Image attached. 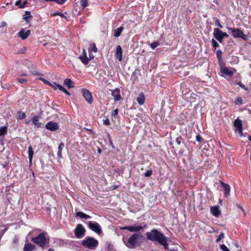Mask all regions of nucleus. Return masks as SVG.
I'll return each instance as SVG.
<instances>
[{
	"label": "nucleus",
	"instance_id": "55",
	"mask_svg": "<svg viewBox=\"0 0 251 251\" xmlns=\"http://www.w3.org/2000/svg\"><path fill=\"white\" fill-rule=\"evenodd\" d=\"M222 36H223V40H224V38L228 37V35L226 32H223L222 31Z\"/></svg>",
	"mask_w": 251,
	"mask_h": 251
},
{
	"label": "nucleus",
	"instance_id": "45",
	"mask_svg": "<svg viewBox=\"0 0 251 251\" xmlns=\"http://www.w3.org/2000/svg\"><path fill=\"white\" fill-rule=\"evenodd\" d=\"M215 24L216 25L219 26L220 28H223V25L221 24L220 21L218 19H215Z\"/></svg>",
	"mask_w": 251,
	"mask_h": 251
},
{
	"label": "nucleus",
	"instance_id": "48",
	"mask_svg": "<svg viewBox=\"0 0 251 251\" xmlns=\"http://www.w3.org/2000/svg\"><path fill=\"white\" fill-rule=\"evenodd\" d=\"M54 85H55L57 86V89H58L59 90H60L62 92L63 91V90L64 89V88L63 86H62L61 85L59 84L58 83L54 82Z\"/></svg>",
	"mask_w": 251,
	"mask_h": 251
},
{
	"label": "nucleus",
	"instance_id": "9",
	"mask_svg": "<svg viewBox=\"0 0 251 251\" xmlns=\"http://www.w3.org/2000/svg\"><path fill=\"white\" fill-rule=\"evenodd\" d=\"M121 229L127 230L130 232H139L142 230V225L139 226H125L121 227Z\"/></svg>",
	"mask_w": 251,
	"mask_h": 251
},
{
	"label": "nucleus",
	"instance_id": "3",
	"mask_svg": "<svg viewBox=\"0 0 251 251\" xmlns=\"http://www.w3.org/2000/svg\"><path fill=\"white\" fill-rule=\"evenodd\" d=\"M143 236L139 234L133 233L127 240V244L126 245L129 248H134L140 244L139 240L143 238Z\"/></svg>",
	"mask_w": 251,
	"mask_h": 251
},
{
	"label": "nucleus",
	"instance_id": "1",
	"mask_svg": "<svg viewBox=\"0 0 251 251\" xmlns=\"http://www.w3.org/2000/svg\"><path fill=\"white\" fill-rule=\"evenodd\" d=\"M146 235L148 240L151 241H157L163 246L165 250L168 249L169 245L167 241V237L156 229L153 228L151 231L147 232Z\"/></svg>",
	"mask_w": 251,
	"mask_h": 251
},
{
	"label": "nucleus",
	"instance_id": "27",
	"mask_svg": "<svg viewBox=\"0 0 251 251\" xmlns=\"http://www.w3.org/2000/svg\"><path fill=\"white\" fill-rule=\"evenodd\" d=\"M64 147V144L63 142L60 143L58 148L57 156L59 158L62 157V150Z\"/></svg>",
	"mask_w": 251,
	"mask_h": 251
},
{
	"label": "nucleus",
	"instance_id": "23",
	"mask_svg": "<svg viewBox=\"0 0 251 251\" xmlns=\"http://www.w3.org/2000/svg\"><path fill=\"white\" fill-rule=\"evenodd\" d=\"M75 217H80L82 219H90L91 218L89 215L86 214L81 211L76 212L75 214Z\"/></svg>",
	"mask_w": 251,
	"mask_h": 251
},
{
	"label": "nucleus",
	"instance_id": "14",
	"mask_svg": "<svg viewBox=\"0 0 251 251\" xmlns=\"http://www.w3.org/2000/svg\"><path fill=\"white\" fill-rule=\"evenodd\" d=\"M79 59L84 65H87L90 61V59L87 57L86 51L84 49L83 50L82 54L79 56Z\"/></svg>",
	"mask_w": 251,
	"mask_h": 251
},
{
	"label": "nucleus",
	"instance_id": "12",
	"mask_svg": "<svg viewBox=\"0 0 251 251\" xmlns=\"http://www.w3.org/2000/svg\"><path fill=\"white\" fill-rule=\"evenodd\" d=\"M111 95L114 97L115 101H119L122 99V97L120 95V90L119 88L112 90Z\"/></svg>",
	"mask_w": 251,
	"mask_h": 251
},
{
	"label": "nucleus",
	"instance_id": "37",
	"mask_svg": "<svg viewBox=\"0 0 251 251\" xmlns=\"http://www.w3.org/2000/svg\"><path fill=\"white\" fill-rule=\"evenodd\" d=\"M183 139L181 136H179L178 137H176V144L178 145H180L181 143H184V142L183 141Z\"/></svg>",
	"mask_w": 251,
	"mask_h": 251
},
{
	"label": "nucleus",
	"instance_id": "52",
	"mask_svg": "<svg viewBox=\"0 0 251 251\" xmlns=\"http://www.w3.org/2000/svg\"><path fill=\"white\" fill-rule=\"evenodd\" d=\"M196 140L199 142H201L202 138L200 134H198L196 136Z\"/></svg>",
	"mask_w": 251,
	"mask_h": 251
},
{
	"label": "nucleus",
	"instance_id": "10",
	"mask_svg": "<svg viewBox=\"0 0 251 251\" xmlns=\"http://www.w3.org/2000/svg\"><path fill=\"white\" fill-rule=\"evenodd\" d=\"M45 127L48 130L54 131L59 129V125L56 122L50 121L46 125Z\"/></svg>",
	"mask_w": 251,
	"mask_h": 251
},
{
	"label": "nucleus",
	"instance_id": "42",
	"mask_svg": "<svg viewBox=\"0 0 251 251\" xmlns=\"http://www.w3.org/2000/svg\"><path fill=\"white\" fill-rule=\"evenodd\" d=\"M237 85H239L240 87L245 90H248V88L246 87L241 81L237 82Z\"/></svg>",
	"mask_w": 251,
	"mask_h": 251
},
{
	"label": "nucleus",
	"instance_id": "39",
	"mask_svg": "<svg viewBox=\"0 0 251 251\" xmlns=\"http://www.w3.org/2000/svg\"><path fill=\"white\" fill-rule=\"evenodd\" d=\"M59 16L60 17L62 18H64L66 19V17L64 15V14L61 12H55L51 14V16Z\"/></svg>",
	"mask_w": 251,
	"mask_h": 251
},
{
	"label": "nucleus",
	"instance_id": "11",
	"mask_svg": "<svg viewBox=\"0 0 251 251\" xmlns=\"http://www.w3.org/2000/svg\"><path fill=\"white\" fill-rule=\"evenodd\" d=\"M213 35L214 37L221 43L223 42L222 30H221L219 28H215L214 29Z\"/></svg>",
	"mask_w": 251,
	"mask_h": 251
},
{
	"label": "nucleus",
	"instance_id": "63",
	"mask_svg": "<svg viewBox=\"0 0 251 251\" xmlns=\"http://www.w3.org/2000/svg\"><path fill=\"white\" fill-rule=\"evenodd\" d=\"M248 139L251 142V135L248 136Z\"/></svg>",
	"mask_w": 251,
	"mask_h": 251
},
{
	"label": "nucleus",
	"instance_id": "17",
	"mask_svg": "<svg viewBox=\"0 0 251 251\" xmlns=\"http://www.w3.org/2000/svg\"><path fill=\"white\" fill-rule=\"evenodd\" d=\"M210 212L215 217H218L221 215V210L219 206H215L210 207Z\"/></svg>",
	"mask_w": 251,
	"mask_h": 251
},
{
	"label": "nucleus",
	"instance_id": "36",
	"mask_svg": "<svg viewBox=\"0 0 251 251\" xmlns=\"http://www.w3.org/2000/svg\"><path fill=\"white\" fill-rule=\"evenodd\" d=\"M211 42L214 50H215L216 48L219 46V44L214 38L212 39Z\"/></svg>",
	"mask_w": 251,
	"mask_h": 251
},
{
	"label": "nucleus",
	"instance_id": "35",
	"mask_svg": "<svg viewBox=\"0 0 251 251\" xmlns=\"http://www.w3.org/2000/svg\"><path fill=\"white\" fill-rule=\"evenodd\" d=\"M79 3L82 9L85 8L88 5L87 0H80Z\"/></svg>",
	"mask_w": 251,
	"mask_h": 251
},
{
	"label": "nucleus",
	"instance_id": "26",
	"mask_svg": "<svg viewBox=\"0 0 251 251\" xmlns=\"http://www.w3.org/2000/svg\"><path fill=\"white\" fill-rule=\"evenodd\" d=\"M123 30H124V27L123 26H121L120 27H119L117 29H116V30H115L114 32V36L116 37H119L121 35Z\"/></svg>",
	"mask_w": 251,
	"mask_h": 251
},
{
	"label": "nucleus",
	"instance_id": "50",
	"mask_svg": "<svg viewBox=\"0 0 251 251\" xmlns=\"http://www.w3.org/2000/svg\"><path fill=\"white\" fill-rule=\"evenodd\" d=\"M103 123L104 125L109 126L110 125V121L108 118L103 120Z\"/></svg>",
	"mask_w": 251,
	"mask_h": 251
},
{
	"label": "nucleus",
	"instance_id": "21",
	"mask_svg": "<svg viewBox=\"0 0 251 251\" xmlns=\"http://www.w3.org/2000/svg\"><path fill=\"white\" fill-rule=\"evenodd\" d=\"M220 72L223 75H225L228 77H231L233 75V72L229 70L227 67L222 69V70L220 71Z\"/></svg>",
	"mask_w": 251,
	"mask_h": 251
},
{
	"label": "nucleus",
	"instance_id": "4",
	"mask_svg": "<svg viewBox=\"0 0 251 251\" xmlns=\"http://www.w3.org/2000/svg\"><path fill=\"white\" fill-rule=\"evenodd\" d=\"M81 245L86 248L93 250L98 246L99 242L93 237H87L82 241Z\"/></svg>",
	"mask_w": 251,
	"mask_h": 251
},
{
	"label": "nucleus",
	"instance_id": "7",
	"mask_svg": "<svg viewBox=\"0 0 251 251\" xmlns=\"http://www.w3.org/2000/svg\"><path fill=\"white\" fill-rule=\"evenodd\" d=\"M88 226L90 229L98 234H100L102 232L101 227L97 222L89 221L88 223Z\"/></svg>",
	"mask_w": 251,
	"mask_h": 251
},
{
	"label": "nucleus",
	"instance_id": "60",
	"mask_svg": "<svg viewBox=\"0 0 251 251\" xmlns=\"http://www.w3.org/2000/svg\"><path fill=\"white\" fill-rule=\"evenodd\" d=\"M142 230H143L144 228L147 227V225L146 224H144L143 226H142Z\"/></svg>",
	"mask_w": 251,
	"mask_h": 251
},
{
	"label": "nucleus",
	"instance_id": "28",
	"mask_svg": "<svg viewBox=\"0 0 251 251\" xmlns=\"http://www.w3.org/2000/svg\"><path fill=\"white\" fill-rule=\"evenodd\" d=\"M105 248L107 251H115L113 245L110 243H106Z\"/></svg>",
	"mask_w": 251,
	"mask_h": 251
},
{
	"label": "nucleus",
	"instance_id": "33",
	"mask_svg": "<svg viewBox=\"0 0 251 251\" xmlns=\"http://www.w3.org/2000/svg\"><path fill=\"white\" fill-rule=\"evenodd\" d=\"M7 127L2 126L0 128V136L5 135L7 133Z\"/></svg>",
	"mask_w": 251,
	"mask_h": 251
},
{
	"label": "nucleus",
	"instance_id": "40",
	"mask_svg": "<svg viewBox=\"0 0 251 251\" xmlns=\"http://www.w3.org/2000/svg\"><path fill=\"white\" fill-rule=\"evenodd\" d=\"M222 54H223L222 51L220 50H218L216 51V56H217V59L223 58Z\"/></svg>",
	"mask_w": 251,
	"mask_h": 251
},
{
	"label": "nucleus",
	"instance_id": "25",
	"mask_svg": "<svg viewBox=\"0 0 251 251\" xmlns=\"http://www.w3.org/2000/svg\"><path fill=\"white\" fill-rule=\"evenodd\" d=\"M39 116H34L32 120V123L33 124L38 128L40 127L41 126V123L39 122Z\"/></svg>",
	"mask_w": 251,
	"mask_h": 251
},
{
	"label": "nucleus",
	"instance_id": "8",
	"mask_svg": "<svg viewBox=\"0 0 251 251\" xmlns=\"http://www.w3.org/2000/svg\"><path fill=\"white\" fill-rule=\"evenodd\" d=\"M82 95L85 100L89 104H91L93 101V99L90 92L86 89H82Z\"/></svg>",
	"mask_w": 251,
	"mask_h": 251
},
{
	"label": "nucleus",
	"instance_id": "61",
	"mask_svg": "<svg viewBox=\"0 0 251 251\" xmlns=\"http://www.w3.org/2000/svg\"><path fill=\"white\" fill-rule=\"evenodd\" d=\"M48 251H54V250L52 248H50Z\"/></svg>",
	"mask_w": 251,
	"mask_h": 251
},
{
	"label": "nucleus",
	"instance_id": "16",
	"mask_svg": "<svg viewBox=\"0 0 251 251\" xmlns=\"http://www.w3.org/2000/svg\"><path fill=\"white\" fill-rule=\"evenodd\" d=\"M234 126L241 134H242V121L239 118L236 119L234 122Z\"/></svg>",
	"mask_w": 251,
	"mask_h": 251
},
{
	"label": "nucleus",
	"instance_id": "58",
	"mask_svg": "<svg viewBox=\"0 0 251 251\" xmlns=\"http://www.w3.org/2000/svg\"><path fill=\"white\" fill-rule=\"evenodd\" d=\"M62 92L67 94V95L70 96V93L65 88L64 89Z\"/></svg>",
	"mask_w": 251,
	"mask_h": 251
},
{
	"label": "nucleus",
	"instance_id": "44",
	"mask_svg": "<svg viewBox=\"0 0 251 251\" xmlns=\"http://www.w3.org/2000/svg\"><path fill=\"white\" fill-rule=\"evenodd\" d=\"M220 249L223 251H230L228 248L224 244H222L220 246Z\"/></svg>",
	"mask_w": 251,
	"mask_h": 251
},
{
	"label": "nucleus",
	"instance_id": "64",
	"mask_svg": "<svg viewBox=\"0 0 251 251\" xmlns=\"http://www.w3.org/2000/svg\"><path fill=\"white\" fill-rule=\"evenodd\" d=\"M239 207L241 208V209H242V211H244V209L242 206H240Z\"/></svg>",
	"mask_w": 251,
	"mask_h": 251
},
{
	"label": "nucleus",
	"instance_id": "54",
	"mask_svg": "<svg viewBox=\"0 0 251 251\" xmlns=\"http://www.w3.org/2000/svg\"><path fill=\"white\" fill-rule=\"evenodd\" d=\"M27 1H25L22 4L21 6H20V8H23L25 7L26 5L27 4Z\"/></svg>",
	"mask_w": 251,
	"mask_h": 251
},
{
	"label": "nucleus",
	"instance_id": "29",
	"mask_svg": "<svg viewBox=\"0 0 251 251\" xmlns=\"http://www.w3.org/2000/svg\"><path fill=\"white\" fill-rule=\"evenodd\" d=\"M32 16L31 15V13L29 11H25V14L23 19L26 21V23H29V18H31Z\"/></svg>",
	"mask_w": 251,
	"mask_h": 251
},
{
	"label": "nucleus",
	"instance_id": "15",
	"mask_svg": "<svg viewBox=\"0 0 251 251\" xmlns=\"http://www.w3.org/2000/svg\"><path fill=\"white\" fill-rule=\"evenodd\" d=\"M115 56L120 62L122 61L123 59V50L120 45H118L116 47Z\"/></svg>",
	"mask_w": 251,
	"mask_h": 251
},
{
	"label": "nucleus",
	"instance_id": "43",
	"mask_svg": "<svg viewBox=\"0 0 251 251\" xmlns=\"http://www.w3.org/2000/svg\"><path fill=\"white\" fill-rule=\"evenodd\" d=\"M225 235L224 233L222 232L220 233V234L219 235L218 237L216 239V242L218 243L220 242L222 239L224 238Z\"/></svg>",
	"mask_w": 251,
	"mask_h": 251
},
{
	"label": "nucleus",
	"instance_id": "51",
	"mask_svg": "<svg viewBox=\"0 0 251 251\" xmlns=\"http://www.w3.org/2000/svg\"><path fill=\"white\" fill-rule=\"evenodd\" d=\"M152 171L151 170H148L145 173V176L146 177H149L152 175Z\"/></svg>",
	"mask_w": 251,
	"mask_h": 251
},
{
	"label": "nucleus",
	"instance_id": "56",
	"mask_svg": "<svg viewBox=\"0 0 251 251\" xmlns=\"http://www.w3.org/2000/svg\"><path fill=\"white\" fill-rule=\"evenodd\" d=\"M31 74L33 75H43V74L38 72H31Z\"/></svg>",
	"mask_w": 251,
	"mask_h": 251
},
{
	"label": "nucleus",
	"instance_id": "53",
	"mask_svg": "<svg viewBox=\"0 0 251 251\" xmlns=\"http://www.w3.org/2000/svg\"><path fill=\"white\" fill-rule=\"evenodd\" d=\"M22 0H17L16 2V3H15V5L16 6H18L20 8V6L22 5Z\"/></svg>",
	"mask_w": 251,
	"mask_h": 251
},
{
	"label": "nucleus",
	"instance_id": "24",
	"mask_svg": "<svg viewBox=\"0 0 251 251\" xmlns=\"http://www.w3.org/2000/svg\"><path fill=\"white\" fill-rule=\"evenodd\" d=\"M28 158H29V162L30 164L32 163L33 156L34 154V151H33L32 147L30 146L28 148Z\"/></svg>",
	"mask_w": 251,
	"mask_h": 251
},
{
	"label": "nucleus",
	"instance_id": "62",
	"mask_svg": "<svg viewBox=\"0 0 251 251\" xmlns=\"http://www.w3.org/2000/svg\"><path fill=\"white\" fill-rule=\"evenodd\" d=\"M6 25V23H5V22H2V26H5V25Z\"/></svg>",
	"mask_w": 251,
	"mask_h": 251
},
{
	"label": "nucleus",
	"instance_id": "57",
	"mask_svg": "<svg viewBox=\"0 0 251 251\" xmlns=\"http://www.w3.org/2000/svg\"><path fill=\"white\" fill-rule=\"evenodd\" d=\"M52 87L54 90H56L57 89V86L54 85V82L53 83H51V86H50Z\"/></svg>",
	"mask_w": 251,
	"mask_h": 251
},
{
	"label": "nucleus",
	"instance_id": "22",
	"mask_svg": "<svg viewBox=\"0 0 251 251\" xmlns=\"http://www.w3.org/2000/svg\"><path fill=\"white\" fill-rule=\"evenodd\" d=\"M63 84L66 85L68 89H70L75 87L74 83L70 78H66L64 81Z\"/></svg>",
	"mask_w": 251,
	"mask_h": 251
},
{
	"label": "nucleus",
	"instance_id": "30",
	"mask_svg": "<svg viewBox=\"0 0 251 251\" xmlns=\"http://www.w3.org/2000/svg\"><path fill=\"white\" fill-rule=\"evenodd\" d=\"M234 103L236 105H241L243 104V100L242 99V98L241 97H236Z\"/></svg>",
	"mask_w": 251,
	"mask_h": 251
},
{
	"label": "nucleus",
	"instance_id": "34",
	"mask_svg": "<svg viewBox=\"0 0 251 251\" xmlns=\"http://www.w3.org/2000/svg\"><path fill=\"white\" fill-rule=\"evenodd\" d=\"M17 114H18V118L20 120H23L26 117L25 114L23 112L18 111L17 112Z\"/></svg>",
	"mask_w": 251,
	"mask_h": 251
},
{
	"label": "nucleus",
	"instance_id": "47",
	"mask_svg": "<svg viewBox=\"0 0 251 251\" xmlns=\"http://www.w3.org/2000/svg\"><path fill=\"white\" fill-rule=\"evenodd\" d=\"M17 80L19 82L23 84L26 83L27 80L25 79L24 78H17Z\"/></svg>",
	"mask_w": 251,
	"mask_h": 251
},
{
	"label": "nucleus",
	"instance_id": "13",
	"mask_svg": "<svg viewBox=\"0 0 251 251\" xmlns=\"http://www.w3.org/2000/svg\"><path fill=\"white\" fill-rule=\"evenodd\" d=\"M220 183L221 184V186L223 188L225 197H228L230 195V186L228 184L225 183L221 180H220Z\"/></svg>",
	"mask_w": 251,
	"mask_h": 251
},
{
	"label": "nucleus",
	"instance_id": "32",
	"mask_svg": "<svg viewBox=\"0 0 251 251\" xmlns=\"http://www.w3.org/2000/svg\"><path fill=\"white\" fill-rule=\"evenodd\" d=\"M219 67L220 68V71L224 68H226V64L223 60V58L218 59Z\"/></svg>",
	"mask_w": 251,
	"mask_h": 251
},
{
	"label": "nucleus",
	"instance_id": "6",
	"mask_svg": "<svg viewBox=\"0 0 251 251\" xmlns=\"http://www.w3.org/2000/svg\"><path fill=\"white\" fill-rule=\"evenodd\" d=\"M85 232V229L84 228L83 226L80 224H78L76 226L74 230V233L75 237L79 239L82 238L84 236Z\"/></svg>",
	"mask_w": 251,
	"mask_h": 251
},
{
	"label": "nucleus",
	"instance_id": "49",
	"mask_svg": "<svg viewBox=\"0 0 251 251\" xmlns=\"http://www.w3.org/2000/svg\"><path fill=\"white\" fill-rule=\"evenodd\" d=\"M66 1H67V0H54L53 1L56 2L58 4H63Z\"/></svg>",
	"mask_w": 251,
	"mask_h": 251
},
{
	"label": "nucleus",
	"instance_id": "18",
	"mask_svg": "<svg viewBox=\"0 0 251 251\" xmlns=\"http://www.w3.org/2000/svg\"><path fill=\"white\" fill-rule=\"evenodd\" d=\"M30 34V30H27L25 31L24 29H21L18 33L19 36L22 38V40H25L28 38Z\"/></svg>",
	"mask_w": 251,
	"mask_h": 251
},
{
	"label": "nucleus",
	"instance_id": "19",
	"mask_svg": "<svg viewBox=\"0 0 251 251\" xmlns=\"http://www.w3.org/2000/svg\"><path fill=\"white\" fill-rule=\"evenodd\" d=\"M36 249V247L30 243H26L24 247L23 251H33Z\"/></svg>",
	"mask_w": 251,
	"mask_h": 251
},
{
	"label": "nucleus",
	"instance_id": "38",
	"mask_svg": "<svg viewBox=\"0 0 251 251\" xmlns=\"http://www.w3.org/2000/svg\"><path fill=\"white\" fill-rule=\"evenodd\" d=\"M159 45V43L158 41H155L151 44L150 47L152 50H154Z\"/></svg>",
	"mask_w": 251,
	"mask_h": 251
},
{
	"label": "nucleus",
	"instance_id": "59",
	"mask_svg": "<svg viewBox=\"0 0 251 251\" xmlns=\"http://www.w3.org/2000/svg\"><path fill=\"white\" fill-rule=\"evenodd\" d=\"M88 58L90 59V60L94 58V56L91 54V52H89V58Z\"/></svg>",
	"mask_w": 251,
	"mask_h": 251
},
{
	"label": "nucleus",
	"instance_id": "20",
	"mask_svg": "<svg viewBox=\"0 0 251 251\" xmlns=\"http://www.w3.org/2000/svg\"><path fill=\"white\" fill-rule=\"evenodd\" d=\"M136 100L140 105H143L145 103V98L143 93L141 92L139 94L136 98Z\"/></svg>",
	"mask_w": 251,
	"mask_h": 251
},
{
	"label": "nucleus",
	"instance_id": "46",
	"mask_svg": "<svg viewBox=\"0 0 251 251\" xmlns=\"http://www.w3.org/2000/svg\"><path fill=\"white\" fill-rule=\"evenodd\" d=\"M118 112H119V110L117 108V109H115L112 112V116H113L114 117L116 118L118 114Z\"/></svg>",
	"mask_w": 251,
	"mask_h": 251
},
{
	"label": "nucleus",
	"instance_id": "31",
	"mask_svg": "<svg viewBox=\"0 0 251 251\" xmlns=\"http://www.w3.org/2000/svg\"><path fill=\"white\" fill-rule=\"evenodd\" d=\"M98 51L97 48L95 43H92L90 45V47L89 49V52H91V51H93L94 52H97Z\"/></svg>",
	"mask_w": 251,
	"mask_h": 251
},
{
	"label": "nucleus",
	"instance_id": "5",
	"mask_svg": "<svg viewBox=\"0 0 251 251\" xmlns=\"http://www.w3.org/2000/svg\"><path fill=\"white\" fill-rule=\"evenodd\" d=\"M227 28L228 30L231 31V35L234 38H240L244 40H248V36L245 34L240 29L230 27H227Z\"/></svg>",
	"mask_w": 251,
	"mask_h": 251
},
{
	"label": "nucleus",
	"instance_id": "41",
	"mask_svg": "<svg viewBox=\"0 0 251 251\" xmlns=\"http://www.w3.org/2000/svg\"><path fill=\"white\" fill-rule=\"evenodd\" d=\"M38 79L41 80L42 82H43L45 84L49 86H51V83L48 80H46V79L43 77H39Z\"/></svg>",
	"mask_w": 251,
	"mask_h": 251
},
{
	"label": "nucleus",
	"instance_id": "2",
	"mask_svg": "<svg viewBox=\"0 0 251 251\" xmlns=\"http://www.w3.org/2000/svg\"><path fill=\"white\" fill-rule=\"evenodd\" d=\"M31 241L42 250H44L49 247L50 239L48 233L43 231L37 236L32 237Z\"/></svg>",
	"mask_w": 251,
	"mask_h": 251
}]
</instances>
